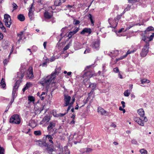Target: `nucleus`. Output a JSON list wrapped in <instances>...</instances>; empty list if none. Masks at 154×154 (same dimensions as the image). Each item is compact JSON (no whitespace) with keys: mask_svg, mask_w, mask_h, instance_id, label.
<instances>
[{"mask_svg":"<svg viewBox=\"0 0 154 154\" xmlns=\"http://www.w3.org/2000/svg\"><path fill=\"white\" fill-rule=\"evenodd\" d=\"M137 113L140 116V118L137 117H134V121L141 126H144L143 122H146L148 119L147 118L144 116V112L143 109H140L137 111Z\"/></svg>","mask_w":154,"mask_h":154,"instance_id":"obj_1","label":"nucleus"},{"mask_svg":"<svg viewBox=\"0 0 154 154\" xmlns=\"http://www.w3.org/2000/svg\"><path fill=\"white\" fill-rule=\"evenodd\" d=\"M53 74L51 73L50 75L43 78L40 82V84L43 86L49 85L52 80L55 78Z\"/></svg>","mask_w":154,"mask_h":154,"instance_id":"obj_2","label":"nucleus"},{"mask_svg":"<svg viewBox=\"0 0 154 154\" xmlns=\"http://www.w3.org/2000/svg\"><path fill=\"white\" fill-rule=\"evenodd\" d=\"M21 81L20 80H17L16 82L15 85L14 86L12 92V98L11 100L10 103V105H11L12 103L13 102L14 99L16 97L17 94H16V92L17 91V89L19 88L20 84Z\"/></svg>","mask_w":154,"mask_h":154,"instance_id":"obj_3","label":"nucleus"},{"mask_svg":"<svg viewBox=\"0 0 154 154\" xmlns=\"http://www.w3.org/2000/svg\"><path fill=\"white\" fill-rule=\"evenodd\" d=\"M20 121L19 116L17 114H15L11 116L10 118L9 122L11 124H19Z\"/></svg>","mask_w":154,"mask_h":154,"instance_id":"obj_4","label":"nucleus"},{"mask_svg":"<svg viewBox=\"0 0 154 154\" xmlns=\"http://www.w3.org/2000/svg\"><path fill=\"white\" fill-rule=\"evenodd\" d=\"M149 42H146V44L143 46L140 53L141 57H144L147 55L149 52Z\"/></svg>","mask_w":154,"mask_h":154,"instance_id":"obj_5","label":"nucleus"},{"mask_svg":"<svg viewBox=\"0 0 154 154\" xmlns=\"http://www.w3.org/2000/svg\"><path fill=\"white\" fill-rule=\"evenodd\" d=\"M4 21L5 22L6 26L9 28L12 23V20L10 16L8 14H5L4 15Z\"/></svg>","mask_w":154,"mask_h":154,"instance_id":"obj_6","label":"nucleus"},{"mask_svg":"<svg viewBox=\"0 0 154 154\" xmlns=\"http://www.w3.org/2000/svg\"><path fill=\"white\" fill-rule=\"evenodd\" d=\"M100 40L99 39L95 40L92 42L91 46L94 49L98 50L100 48Z\"/></svg>","mask_w":154,"mask_h":154,"instance_id":"obj_7","label":"nucleus"},{"mask_svg":"<svg viewBox=\"0 0 154 154\" xmlns=\"http://www.w3.org/2000/svg\"><path fill=\"white\" fill-rule=\"evenodd\" d=\"M45 151L47 152L48 154H55V149L52 144H48L46 147Z\"/></svg>","mask_w":154,"mask_h":154,"instance_id":"obj_8","label":"nucleus"},{"mask_svg":"<svg viewBox=\"0 0 154 154\" xmlns=\"http://www.w3.org/2000/svg\"><path fill=\"white\" fill-rule=\"evenodd\" d=\"M73 138L77 140L74 142V143L75 144H76L77 143H79L81 141L82 137L81 136L79 135L78 133H75L73 136Z\"/></svg>","mask_w":154,"mask_h":154,"instance_id":"obj_9","label":"nucleus"},{"mask_svg":"<svg viewBox=\"0 0 154 154\" xmlns=\"http://www.w3.org/2000/svg\"><path fill=\"white\" fill-rule=\"evenodd\" d=\"M56 123L55 122L51 121L49 122V125L47 127V130L48 131H51V130L54 129L53 128L55 127Z\"/></svg>","mask_w":154,"mask_h":154,"instance_id":"obj_10","label":"nucleus"},{"mask_svg":"<svg viewBox=\"0 0 154 154\" xmlns=\"http://www.w3.org/2000/svg\"><path fill=\"white\" fill-rule=\"evenodd\" d=\"M36 144L41 147H42L44 146L46 147L48 144L45 142H42L40 140H37L36 141Z\"/></svg>","mask_w":154,"mask_h":154,"instance_id":"obj_11","label":"nucleus"},{"mask_svg":"<svg viewBox=\"0 0 154 154\" xmlns=\"http://www.w3.org/2000/svg\"><path fill=\"white\" fill-rule=\"evenodd\" d=\"M92 151V149L90 148H86L81 149L80 152L84 154H88Z\"/></svg>","mask_w":154,"mask_h":154,"instance_id":"obj_12","label":"nucleus"},{"mask_svg":"<svg viewBox=\"0 0 154 154\" xmlns=\"http://www.w3.org/2000/svg\"><path fill=\"white\" fill-rule=\"evenodd\" d=\"M92 32L91 29L90 28H85L82 30L80 32V34L82 35H84L85 33H88L90 34Z\"/></svg>","mask_w":154,"mask_h":154,"instance_id":"obj_13","label":"nucleus"},{"mask_svg":"<svg viewBox=\"0 0 154 154\" xmlns=\"http://www.w3.org/2000/svg\"><path fill=\"white\" fill-rule=\"evenodd\" d=\"M9 45V43L8 41L5 39H4L2 42V46L4 49L6 48Z\"/></svg>","mask_w":154,"mask_h":154,"instance_id":"obj_14","label":"nucleus"},{"mask_svg":"<svg viewBox=\"0 0 154 154\" xmlns=\"http://www.w3.org/2000/svg\"><path fill=\"white\" fill-rule=\"evenodd\" d=\"M98 112L102 115H106V111L101 107H99L98 108Z\"/></svg>","mask_w":154,"mask_h":154,"instance_id":"obj_15","label":"nucleus"},{"mask_svg":"<svg viewBox=\"0 0 154 154\" xmlns=\"http://www.w3.org/2000/svg\"><path fill=\"white\" fill-rule=\"evenodd\" d=\"M44 16L46 19H49L52 17V15L51 13L48 11H45L44 13Z\"/></svg>","mask_w":154,"mask_h":154,"instance_id":"obj_16","label":"nucleus"},{"mask_svg":"<svg viewBox=\"0 0 154 154\" xmlns=\"http://www.w3.org/2000/svg\"><path fill=\"white\" fill-rule=\"evenodd\" d=\"M61 69V68L60 67L56 68L55 69L54 71L53 72L52 74H54L53 75L56 77V75H58V74L60 72V71Z\"/></svg>","mask_w":154,"mask_h":154,"instance_id":"obj_17","label":"nucleus"},{"mask_svg":"<svg viewBox=\"0 0 154 154\" xmlns=\"http://www.w3.org/2000/svg\"><path fill=\"white\" fill-rule=\"evenodd\" d=\"M28 73L29 75H29V78L32 79L34 77V75H33V69L32 67H30L29 70H28Z\"/></svg>","mask_w":154,"mask_h":154,"instance_id":"obj_18","label":"nucleus"},{"mask_svg":"<svg viewBox=\"0 0 154 154\" xmlns=\"http://www.w3.org/2000/svg\"><path fill=\"white\" fill-rule=\"evenodd\" d=\"M18 19L21 21H23L25 20V17L23 14H20L17 16Z\"/></svg>","mask_w":154,"mask_h":154,"instance_id":"obj_19","label":"nucleus"},{"mask_svg":"<svg viewBox=\"0 0 154 154\" xmlns=\"http://www.w3.org/2000/svg\"><path fill=\"white\" fill-rule=\"evenodd\" d=\"M71 98L70 96L68 95H64V100L65 102L69 103Z\"/></svg>","mask_w":154,"mask_h":154,"instance_id":"obj_20","label":"nucleus"},{"mask_svg":"<svg viewBox=\"0 0 154 154\" xmlns=\"http://www.w3.org/2000/svg\"><path fill=\"white\" fill-rule=\"evenodd\" d=\"M46 138L47 140H48V141L52 143H53V142L52 140L53 139V138L52 136L50 135H48L46 136Z\"/></svg>","mask_w":154,"mask_h":154,"instance_id":"obj_21","label":"nucleus"},{"mask_svg":"<svg viewBox=\"0 0 154 154\" xmlns=\"http://www.w3.org/2000/svg\"><path fill=\"white\" fill-rule=\"evenodd\" d=\"M62 4L61 0H56L55 1L54 5L56 6H60Z\"/></svg>","mask_w":154,"mask_h":154,"instance_id":"obj_22","label":"nucleus"},{"mask_svg":"<svg viewBox=\"0 0 154 154\" xmlns=\"http://www.w3.org/2000/svg\"><path fill=\"white\" fill-rule=\"evenodd\" d=\"M0 86L3 88H4L5 87L6 84L3 78H2V79L1 82L0 83Z\"/></svg>","mask_w":154,"mask_h":154,"instance_id":"obj_23","label":"nucleus"},{"mask_svg":"<svg viewBox=\"0 0 154 154\" xmlns=\"http://www.w3.org/2000/svg\"><path fill=\"white\" fill-rule=\"evenodd\" d=\"M59 6H55V9L57 11H60L63 10V9L64 10H65V8H64V6H60V7H58Z\"/></svg>","mask_w":154,"mask_h":154,"instance_id":"obj_24","label":"nucleus"},{"mask_svg":"<svg viewBox=\"0 0 154 154\" xmlns=\"http://www.w3.org/2000/svg\"><path fill=\"white\" fill-rule=\"evenodd\" d=\"M118 50H116L115 51H113L110 52V53L111 54L113 55L112 56V57H116L118 54Z\"/></svg>","mask_w":154,"mask_h":154,"instance_id":"obj_25","label":"nucleus"},{"mask_svg":"<svg viewBox=\"0 0 154 154\" xmlns=\"http://www.w3.org/2000/svg\"><path fill=\"white\" fill-rule=\"evenodd\" d=\"M28 15L31 20H33L34 15L33 12L29 13Z\"/></svg>","mask_w":154,"mask_h":154,"instance_id":"obj_26","label":"nucleus"},{"mask_svg":"<svg viewBox=\"0 0 154 154\" xmlns=\"http://www.w3.org/2000/svg\"><path fill=\"white\" fill-rule=\"evenodd\" d=\"M59 154H70V151L68 149H65L64 151L63 152H59Z\"/></svg>","mask_w":154,"mask_h":154,"instance_id":"obj_27","label":"nucleus"},{"mask_svg":"<svg viewBox=\"0 0 154 154\" xmlns=\"http://www.w3.org/2000/svg\"><path fill=\"white\" fill-rule=\"evenodd\" d=\"M71 42H69L67 44V45H66L65 47L63 48V50L64 51H66L67 50H68L69 47L70 45H71Z\"/></svg>","mask_w":154,"mask_h":154,"instance_id":"obj_28","label":"nucleus"},{"mask_svg":"<svg viewBox=\"0 0 154 154\" xmlns=\"http://www.w3.org/2000/svg\"><path fill=\"white\" fill-rule=\"evenodd\" d=\"M88 17L91 21V24L93 26L94 25V21L93 20L92 15L89 14L88 15Z\"/></svg>","mask_w":154,"mask_h":154,"instance_id":"obj_29","label":"nucleus"},{"mask_svg":"<svg viewBox=\"0 0 154 154\" xmlns=\"http://www.w3.org/2000/svg\"><path fill=\"white\" fill-rule=\"evenodd\" d=\"M50 120V118H49L48 116H45L42 119V121L44 122H48Z\"/></svg>","mask_w":154,"mask_h":154,"instance_id":"obj_30","label":"nucleus"},{"mask_svg":"<svg viewBox=\"0 0 154 154\" xmlns=\"http://www.w3.org/2000/svg\"><path fill=\"white\" fill-rule=\"evenodd\" d=\"M88 75L89 77H91L93 75V74H90L89 72H85V73L83 75V77L84 78L87 75Z\"/></svg>","mask_w":154,"mask_h":154,"instance_id":"obj_31","label":"nucleus"},{"mask_svg":"<svg viewBox=\"0 0 154 154\" xmlns=\"http://www.w3.org/2000/svg\"><path fill=\"white\" fill-rule=\"evenodd\" d=\"M28 100L30 102H33L35 101V98L32 96H29L28 97Z\"/></svg>","mask_w":154,"mask_h":154,"instance_id":"obj_32","label":"nucleus"},{"mask_svg":"<svg viewBox=\"0 0 154 154\" xmlns=\"http://www.w3.org/2000/svg\"><path fill=\"white\" fill-rule=\"evenodd\" d=\"M12 7L13 8V11L16 10L18 8V6L14 2H13L12 3Z\"/></svg>","mask_w":154,"mask_h":154,"instance_id":"obj_33","label":"nucleus"},{"mask_svg":"<svg viewBox=\"0 0 154 154\" xmlns=\"http://www.w3.org/2000/svg\"><path fill=\"white\" fill-rule=\"evenodd\" d=\"M140 152L141 154H146L147 152V150L144 149H140Z\"/></svg>","mask_w":154,"mask_h":154,"instance_id":"obj_34","label":"nucleus"},{"mask_svg":"<svg viewBox=\"0 0 154 154\" xmlns=\"http://www.w3.org/2000/svg\"><path fill=\"white\" fill-rule=\"evenodd\" d=\"M34 134L36 136H40L41 134V132L40 131H36L34 132Z\"/></svg>","mask_w":154,"mask_h":154,"instance_id":"obj_35","label":"nucleus"},{"mask_svg":"<svg viewBox=\"0 0 154 154\" xmlns=\"http://www.w3.org/2000/svg\"><path fill=\"white\" fill-rule=\"evenodd\" d=\"M106 65L105 64H103L102 65V72L103 73V74L104 72H105L106 70Z\"/></svg>","mask_w":154,"mask_h":154,"instance_id":"obj_36","label":"nucleus"},{"mask_svg":"<svg viewBox=\"0 0 154 154\" xmlns=\"http://www.w3.org/2000/svg\"><path fill=\"white\" fill-rule=\"evenodd\" d=\"M129 90H127L125 91L124 94L125 96L128 97L129 96V94H130V92H129Z\"/></svg>","mask_w":154,"mask_h":154,"instance_id":"obj_37","label":"nucleus"},{"mask_svg":"<svg viewBox=\"0 0 154 154\" xmlns=\"http://www.w3.org/2000/svg\"><path fill=\"white\" fill-rule=\"evenodd\" d=\"M126 56H127V55H125H125L123 56H122V57H119V58H117L116 59V62H117L118 61H119V60H122V59L124 58Z\"/></svg>","mask_w":154,"mask_h":154,"instance_id":"obj_38","label":"nucleus"},{"mask_svg":"<svg viewBox=\"0 0 154 154\" xmlns=\"http://www.w3.org/2000/svg\"><path fill=\"white\" fill-rule=\"evenodd\" d=\"M74 34L72 31H71L70 32H69L68 35V36L69 37V38L70 39L71 38L72 36Z\"/></svg>","mask_w":154,"mask_h":154,"instance_id":"obj_39","label":"nucleus"},{"mask_svg":"<svg viewBox=\"0 0 154 154\" xmlns=\"http://www.w3.org/2000/svg\"><path fill=\"white\" fill-rule=\"evenodd\" d=\"M89 87H92V89H93V90H94L96 88V85H95V84H94L91 83L90 84Z\"/></svg>","mask_w":154,"mask_h":154,"instance_id":"obj_40","label":"nucleus"},{"mask_svg":"<svg viewBox=\"0 0 154 154\" xmlns=\"http://www.w3.org/2000/svg\"><path fill=\"white\" fill-rule=\"evenodd\" d=\"M146 30L148 31H153L154 30V28L152 26H150L147 28Z\"/></svg>","mask_w":154,"mask_h":154,"instance_id":"obj_41","label":"nucleus"},{"mask_svg":"<svg viewBox=\"0 0 154 154\" xmlns=\"http://www.w3.org/2000/svg\"><path fill=\"white\" fill-rule=\"evenodd\" d=\"M17 77H19L21 79H22L24 76V75L23 74L20 73V72L17 73Z\"/></svg>","mask_w":154,"mask_h":154,"instance_id":"obj_42","label":"nucleus"},{"mask_svg":"<svg viewBox=\"0 0 154 154\" xmlns=\"http://www.w3.org/2000/svg\"><path fill=\"white\" fill-rule=\"evenodd\" d=\"M4 149L0 145V154H4Z\"/></svg>","mask_w":154,"mask_h":154,"instance_id":"obj_43","label":"nucleus"},{"mask_svg":"<svg viewBox=\"0 0 154 154\" xmlns=\"http://www.w3.org/2000/svg\"><path fill=\"white\" fill-rule=\"evenodd\" d=\"M52 114L55 117H58L59 115H58V114H56V111L54 110H53L52 111Z\"/></svg>","mask_w":154,"mask_h":154,"instance_id":"obj_44","label":"nucleus"},{"mask_svg":"<svg viewBox=\"0 0 154 154\" xmlns=\"http://www.w3.org/2000/svg\"><path fill=\"white\" fill-rule=\"evenodd\" d=\"M33 4H34V2L31 5V7L30 8L29 10V13L33 12V11H32V7L33 6Z\"/></svg>","mask_w":154,"mask_h":154,"instance_id":"obj_45","label":"nucleus"},{"mask_svg":"<svg viewBox=\"0 0 154 154\" xmlns=\"http://www.w3.org/2000/svg\"><path fill=\"white\" fill-rule=\"evenodd\" d=\"M131 142L132 144H134L135 145H137L138 143L137 141L135 139H133L131 141Z\"/></svg>","mask_w":154,"mask_h":154,"instance_id":"obj_46","label":"nucleus"},{"mask_svg":"<svg viewBox=\"0 0 154 154\" xmlns=\"http://www.w3.org/2000/svg\"><path fill=\"white\" fill-rule=\"evenodd\" d=\"M131 5H128L126 7V8L124 10V11H127L130 10V9L131 8Z\"/></svg>","mask_w":154,"mask_h":154,"instance_id":"obj_47","label":"nucleus"},{"mask_svg":"<svg viewBox=\"0 0 154 154\" xmlns=\"http://www.w3.org/2000/svg\"><path fill=\"white\" fill-rule=\"evenodd\" d=\"M135 51V50H133L131 51H130L129 50L126 53V54L125 55H127V56L128 54H130L131 53H133Z\"/></svg>","mask_w":154,"mask_h":154,"instance_id":"obj_48","label":"nucleus"},{"mask_svg":"<svg viewBox=\"0 0 154 154\" xmlns=\"http://www.w3.org/2000/svg\"><path fill=\"white\" fill-rule=\"evenodd\" d=\"M154 37V33H152V35H151L149 38V41H151L152 40L153 38Z\"/></svg>","mask_w":154,"mask_h":154,"instance_id":"obj_49","label":"nucleus"},{"mask_svg":"<svg viewBox=\"0 0 154 154\" xmlns=\"http://www.w3.org/2000/svg\"><path fill=\"white\" fill-rule=\"evenodd\" d=\"M75 98H73L72 99V101L70 103H69V106H71V107H73L72 104L74 102H75Z\"/></svg>","mask_w":154,"mask_h":154,"instance_id":"obj_50","label":"nucleus"},{"mask_svg":"<svg viewBox=\"0 0 154 154\" xmlns=\"http://www.w3.org/2000/svg\"><path fill=\"white\" fill-rule=\"evenodd\" d=\"M80 23V22L79 20H74V23H73L75 25L78 24H79Z\"/></svg>","mask_w":154,"mask_h":154,"instance_id":"obj_51","label":"nucleus"},{"mask_svg":"<svg viewBox=\"0 0 154 154\" xmlns=\"http://www.w3.org/2000/svg\"><path fill=\"white\" fill-rule=\"evenodd\" d=\"M113 71L116 72H119V69L117 67H116L113 69Z\"/></svg>","mask_w":154,"mask_h":154,"instance_id":"obj_52","label":"nucleus"},{"mask_svg":"<svg viewBox=\"0 0 154 154\" xmlns=\"http://www.w3.org/2000/svg\"><path fill=\"white\" fill-rule=\"evenodd\" d=\"M4 37V36L2 33L0 32V41L3 39Z\"/></svg>","mask_w":154,"mask_h":154,"instance_id":"obj_53","label":"nucleus"},{"mask_svg":"<svg viewBox=\"0 0 154 154\" xmlns=\"http://www.w3.org/2000/svg\"><path fill=\"white\" fill-rule=\"evenodd\" d=\"M11 105H10V104L9 103V104L8 105V106H7L6 108V109L5 111V112H7L8 111V109L10 108V106Z\"/></svg>","mask_w":154,"mask_h":154,"instance_id":"obj_54","label":"nucleus"},{"mask_svg":"<svg viewBox=\"0 0 154 154\" xmlns=\"http://www.w3.org/2000/svg\"><path fill=\"white\" fill-rule=\"evenodd\" d=\"M4 32H6V30L5 28V27L3 26L0 28Z\"/></svg>","mask_w":154,"mask_h":154,"instance_id":"obj_55","label":"nucleus"},{"mask_svg":"<svg viewBox=\"0 0 154 154\" xmlns=\"http://www.w3.org/2000/svg\"><path fill=\"white\" fill-rule=\"evenodd\" d=\"M25 87H26L27 89H28V88L30 87V84L29 83H27L26 84V86Z\"/></svg>","mask_w":154,"mask_h":154,"instance_id":"obj_56","label":"nucleus"},{"mask_svg":"<svg viewBox=\"0 0 154 154\" xmlns=\"http://www.w3.org/2000/svg\"><path fill=\"white\" fill-rule=\"evenodd\" d=\"M90 51V50L89 48H88V49H86L85 51H84V54H86L88 53H89Z\"/></svg>","mask_w":154,"mask_h":154,"instance_id":"obj_57","label":"nucleus"},{"mask_svg":"<svg viewBox=\"0 0 154 154\" xmlns=\"http://www.w3.org/2000/svg\"><path fill=\"white\" fill-rule=\"evenodd\" d=\"M79 30V28H77L75 29H74V30L72 31L73 33L74 34H75Z\"/></svg>","mask_w":154,"mask_h":154,"instance_id":"obj_58","label":"nucleus"},{"mask_svg":"<svg viewBox=\"0 0 154 154\" xmlns=\"http://www.w3.org/2000/svg\"><path fill=\"white\" fill-rule=\"evenodd\" d=\"M135 26V25L133 24L132 26L130 25L128 26L126 29V30H129L133 26Z\"/></svg>","mask_w":154,"mask_h":154,"instance_id":"obj_59","label":"nucleus"},{"mask_svg":"<svg viewBox=\"0 0 154 154\" xmlns=\"http://www.w3.org/2000/svg\"><path fill=\"white\" fill-rule=\"evenodd\" d=\"M141 83L142 84H143V83H145L146 82V79H143L141 80Z\"/></svg>","mask_w":154,"mask_h":154,"instance_id":"obj_60","label":"nucleus"},{"mask_svg":"<svg viewBox=\"0 0 154 154\" xmlns=\"http://www.w3.org/2000/svg\"><path fill=\"white\" fill-rule=\"evenodd\" d=\"M121 104L122 105V106L123 108H124L125 107V103L124 101H122L121 102Z\"/></svg>","mask_w":154,"mask_h":154,"instance_id":"obj_61","label":"nucleus"},{"mask_svg":"<svg viewBox=\"0 0 154 154\" xmlns=\"http://www.w3.org/2000/svg\"><path fill=\"white\" fill-rule=\"evenodd\" d=\"M69 103H68L67 102H65V103L63 105V106H68L69 105Z\"/></svg>","mask_w":154,"mask_h":154,"instance_id":"obj_62","label":"nucleus"},{"mask_svg":"<svg viewBox=\"0 0 154 154\" xmlns=\"http://www.w3.org/2000/svg\"><path fill=\"white\" fill-rule=\"evenodd\" d=\"M94 90L93 89H92L91 92L88 94V97L90 96L91 95H92L93 92Z\"/></svg>","mask_w":154,"mask_h":154,"instance_id":"obj_63","label":"nucleus"},{"mask_svg":"<svg viewBox=\"0 0 154 154\" xmlns=\"http://www.w3.org/2000/svg\"><path fill=\"white\" fill-rule=\"evenodd\" d=\"M110 126V127H114V128H115L116 127V125H115V124H114L113 123H112L111 124Z\"/></svg>","mask_w":154,"mask_h":154,"instance_id":"obj_64","label":"nucleus"}]
</instances>
